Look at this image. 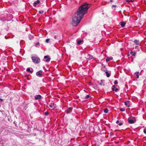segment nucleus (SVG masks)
I'll return each mask as SVG.
<instances>
[{"label": "nucleus", "instance_id": "6", "mask_svg": "<svg viewBox=\"0 0 146 146\" xmlns=\"http://www.w3.org/2000/svg\"><path fill=\"white\" fill-rule=\"evenodd\" d=\"M35 98L36 100H40L41 98V96L40 95H37L35 96Z\"/></svg>", "mask_w": 146, "mask_h": 146}, {"label": "nucleus", "instance_id": "5", "mask_svg": "<svg viewBox=\"0 0 146 146\" xmlns=\"http://www.w3.org/2000/svg\"><path fill=\"white\" fill-rule=\"evenodd\" d=\"M72 110V108H68L67 109L66 111V112L67 113H70Z\"/></svg>", "mask_w": 146, "mask_h": 146}, {"label": "nucleus", "instance_id": "1", "mask_svg": "<svg viewBox=\"0 0 146 146\" xmlns=\"http://www.w3.org/2000/svg\"><path fill=\"white\" fill-rule=\"evenodd\" d=\"M90 5L86 3L82 4L78 8L77 11L72 18V24L76 26L80 22L84 15L87 13Z\"/></svg>", "mask_w": 146, "mask_h": 146}, {"label": "nucleus", "instance_id": "16", "mask_svg": "<svg viewBox=\"0 0 146 146\" xmlns=\"http://www.w3.org/2000/svg\"><path fill=\"white\" fill-rule=\"evenodd\" d=\"M35 46L37 47H39L40 46L39 43V42H37L35 44Z\"/></svg>", "mask_w": 146, "mask_h": 146}, {"label": "nucleus", "instance_id": "2", "mask_svg": "<svg viewBox=\"0 0 146 146\" xmlns=\"http://www.w3.org/2000/svg\"><path fill=\"white\" fill-rule=\"evenodd\" d=\"M31 58L33 62L37 64L40 62V59L36 56H33Z\"/></svg>", "mask_w": 146, "mask_h": 146}, {"label": "nucleus", "instance_id": "7", "mask_svg": "<svg viewBox=\"0 0 146 146\" xmlns=\"http://www.w3.org/2000/svg\"><path fill=\"white\" fill-rule=\"evenodd\" d=\"M44 58L46 59L45 61L47 62H49L50 61V58L48 57V56H45L44 57Z\"/></svg>", "mask_w": 146, "mask_h": 146}, {"label": "nucleus", "instance_id": "40", "mask_svg": "<svg viewBox=\"0 0 146 146\" xmlns=\"http://www.w3.org/2000/svg\"><path fill=\"white\" fill-rule=\"evenodd\" d=\"M54 104L53 103V104H52V105L53 106H54Z\"/></svg>", "mask_w": 146, "mask_h": 146}, {"label": "nucleus", "instance_id": "26", "mask_svg": "<svg viewBox=\"0 0 146 146\" xmlns=\"http://www.w3.org/2000/svg\"><path fill=\"white\" fill-rule=\"evenodd\" d=\"M50 39H47L46 40V43H48L49 42Z\"/></svg>", "mask_w": 146, "mask_h": 146}, {"label": "nucleus", "instance_id": "36", "mask_svg": "<svg viewBox=\"0 0 146 146\" xmlns=\"http://www.w3.org/2000/svg\"><path fill=\"white\" fill-rule=\"evenodd\" d=\"M112 7H116V5H113Z\"/></svg>", "mask_w": 146, "mask_h": 146}, {"label": "nucleus", "instance_id": "33", "mask_svg": "<svg viewBox=\"0 0 146 146\" xmlns=\"http://www.w3.org/2000/svg\"><path fill=\"white\" fill-rule=\"evenodd\" d=\"M49 106L50 108H52L53 107V106L51 104L49 105Z\"/></svg>", "mask_w": 146, "mask_h": 146}, {"label": "nucleus", "instance_id": "3", "mask_svg": "<svg viewBox=\"0 0 146 146\" xmlns=\"http://www.w3.org/2000/svg\"><path fill=\"white\" fill-rule=\"evenodd\" d=\"M128 121L131 124L134 123L136 121L135 119L133 117H130L128 118Z\"/></svg>", "mask_w": 146, "mask_h": 146}, {"label": "nucleus", "instance_id": "30", "mask_svg": "<svg viewBox=\"0 0 146 146\" xmlns=\"http://www.w3.org/2000/svg\"><path fill=\"white\" fill-rule=\"evenodd\" d=\"M123 124V123H119L118 125H119V126H121V125H122Z\"/></svg>", "mask_w": 146, "mask_h": 146}, {"label": "nucleus", "instance_id": "9", "mask_svg": "<svg viewBox=\"0 0 146 146\" xmlns=\"http://www.w3.org/2000/svg\"><path fill=\"white\" fill-rule=\"evenodd\" d=\"M126 24L125 22H121L120 23V25L122 27H124Z\"/></svg>", "mask_w": 146, "mask_h": 146}, {"label": "nucleus", "instance_id": "29", "mask_svg": "<svg viewBox=\"0 0 146 146\" xmlns=\"http://www.w3.org/2000/svg\"><path fill=\"white\" fill-rule=\"evenodd\" d=\"M45 114L46 115H47L48 114V113L47 112H46L45 113Z\"/></svg>", "mask_w": 146, "mask_h": 146}, {"label": "nucleus", "instance_id": "39", "mask_svg": "<svg viewBox=\"0 0 146 146\" xmlns=\"http://www.w3.org/2000/svg\"><path fill=\"white\" fill-rule=\"evenodd\" d=\"M56 108L55 107H54V108L53 109V110L54 109Z\"/></svg>", "mask_w": 146, "mask_h": 146}, {"label": "nucleus", "instance_id": "20", "mask_svg": "<svg viewBox=\"0 0 146 146\" xmlns=\"http://www.w3.org/2000/svg\"><path fill=\"white\" fill-rule=\"evenodd\" d=\"M143 132L145 134H146V127L143 130Z\"/></svg>", "mask_w": 146, "mask_h": 146}, {"label": "nucleus", "instance_id": "12", "mask_svg": "<svg viewBox=\"0 0 146 146\" xmlns=\"http://www.w3.org/2000/svg\"><path fill=\"white\" fill-rule=\"evenodd\" d=\"M105 73L106 74V75L107 77H109L111 75L110 73L108 72L107 71H106L105 72Z\"/></svg>", "mask_w": 146, "mask_h": 146}, {"label": "nucleus", "instance_id": "28", "mask_svg": "<svg viewBox=\"0 0 146 146\" xmlns=\"http://www.w3.org/2000/svg\"><path fill=\"white\" fill-rule=\"evenodd\" d=\"M127 2H133V1L132 0H131L130 1H129L128 0H127Z\"/></svg>", "mask_w": 146, "mask_h": 146}, {"label": "nucleus", "instance_id": "31", "mask_svg": "<svg viewBox=\"0 0 146 146\" xmlns=\"http://www.w3.org/2000/svg\"><path fill=\"white\" fill-rule=\"evenodd\" d=\"M118 90V89L117 88H116L114 90L115 92H117Z\"/></svg>", "mask_w": 146, "mask_h": 146}, {"label": "nucleus", "instance_id": "4", "mask_svg": "<svg viewBox=\"0 0 146 146\" xmlns=\"http://www.w3.org/2000/svg\"><path fill=\"white\" fill-rule=\"evenodd\" d=\"M42 70H39L36 73V75L40 77L42 76Z\"/></svg>", "mask_w": 146, "mask_h": 146}, {"label": "nucleus", "instance_id": "23", "mask_svg": "<svg viewBox=\"0 0 146 146\" xmlns=\"http://www.w3.org/2000/svg\"><path fill=\"white\" fill-rule=\"evenodd\" d=\"M117 83H118V82H117V80H115L114 81V84H117Z\"/></svg>", "mask_w": 146, "mask_h": 146}, {"label": "nucleus", "instance_id": "21", "mask_svg": "<svg viewBox=\"0 0 146 146\" xmlns=\"http://www.w3.org/2000/svg\"><path fill=\"white\" fill-rule=\"evenodd\" d=\"M135 73L137 74H136V76H137V78H139V75H138V74L139 73V72H136Z\"/></svg>", "mask_w": 146, "mask_h": 146}, {"label": "nucleus", "instance_id": "24", "mask_svg": "<svg viewBox=\"0 0 146 146\" xmlns=\"http://www.w3.org/2000/svg\"><path fill=\"white\" fill-rule=\"evenodd\" d=\"M125 110V109L123 108H121L120 109V110L121 111H124Z\"/></svg>", "mask_w": 146, "mask_h": 146}, {"label": "nucleus", "instance_id": "14", "mask_svg": "<svg viewBox=\"0 0 146 146\" xmlns=\"http://www.w3.org/2000/svg\"><path fill=\"white\" fill-rule=\"evenodd\" d=\"M134 43L137 45H139V41L137 40H135L134 41Z\"/></svg>", "mask_w": 146, "mask_h": 146}, {"label": "nucleus", "instance_id": "38", "mask_svg": "<svg viewBox=\"0 0 146 146\" xmlns=\"http://www.w3.org/2000/svg\"><path fill=\"white\" fill-rule=\"evenodd\" d=\"M110 0V2H113V0Z\"/></svg>", "mask_w": 146, "mask_h": 146}, {"label": "nucleus", "instance_id": "35", "mask_svg": "<svg viewBox=\"0 0 146 146\" xmlns=\"http://www.w3.org/2000/svg\"><path fill=\"white\" fill-rule=\"evenodd\" d=\"M119 121H118V120H117V121H116V123H119Z\"/></svg>", "mask_w": 146, "mask_h": 146}, {"label": "nucleus", "instance_id": "18", "mask_svg": "<svg viewBox=\"0 0 146 146\" xmlns=\"http://www.w3.org/2000/svg\"><path fill=\"white\" fill-rule=\"evenodd\" d=\"M135 49L138 50V51H139V47L138 46H136L135 47Z\"/></svg>", "mask_w": 146, "mask_h": 146}, {"label": "nucleus", "instance_id": "22", "mask_svg": "<svg viewBox=\"0 0 146 146\" xmlns=\"http://www.w3.org/2000/svg\"><path fill=\"white\" fill-rule=\"evenodd\" d=\"M115 85H113V87H112V90H113L114 91V90H115Z\"/></svg>", "mask_w": 146, "mask_h": 146}, {"label": "nucleus", "instance_id": "8", "mask_svg": "<svg viewBox=\"0 0 146 146\" xmlns=\"http://www.w3.org/2000/svg\"><path fill=\"white\" fill-rule=\"evenodd\" d=\"M40 3V1L39 0H37L33 4L34 6L36 7V5Z\"/></svg>", "mask_w": 146, "mask_h": 146}, {"label": "nucleus", "instance_id": "27", "mask_svg": "<svg viewBox=\"0 0 146 146\" xmlns=\"http://www.w3.org/2000/svg\"><path fill=\"white\" fill-rule=\"evenodd\" d=\"M89 97H90V96L89 95H87L86 96V97H85V98L86 99H88L89 98Z\"/></svg>", "mask_w": 146, "mask_h": 146}, {"label": "nucleus", "instance_id": "37", "mask_svg": "<svg viewBox=\"0 0 146 146\" xmlns=\"http://www.w3.org/2000/svg\"><path fill=\"white\" fill-rule=\"evenodd\" d=\"M99 84H100V85L101 86V85H102V83L101 82V83H99Z\"/></svg>", "mask_w": 146, "mask_h": 146}, {"label": "nucleus", "instance_id": "15", "mask_svg": "<svg viewBox=\"0 0 146 146\" xmlns=\"http://www.w3.org/2000/svg\"><path fill=\"white\" fill-rule=\"evenodd\" d=\"M130 53L133 56H135L136 54V53L135 52H133L132 51L130 52Z\"/></svg>", "mask_w": 146, "mask_h": 146}, {"label": "nucleus", "instance_id": "25", "mask_svg": "<svg viewBox=\"0 0 146 146\" xmlns=\"http://www.w3.org/2000/svg\"><path fill=\"white\" fill-rule=\"evenodd\" d=\"M38 13H40V14H42V13H43V11H38Z\"/></svg>", "mask_w": 146, "mask_h": 146}, {"label": "nucleus", "instance_id": "17", "mask_svg": "<svg viewBox=\"0 0 146 146\" xmlns=\"http://www.w3.org/2000/svg\"><path fill=\"white\" fill-rule=\"evenodd\" d=\"M108 111V110L107 109H105L104 110V112L106 113H107Z\"/></svg>", "mask_w": 146, "mask_h": 146}, {"label": "nucleus", "instance_id": "32", "mask_svg": "<svg viewBox=\"0 0 146 146\" xmlns=\"http://www.w3.org/2000/svg\"><path fill=\"white\" fill-rule=\"evenodd\" d=\"M110 60H111L113 59V57H109Z\"/></svg>", "mask_w": 146, "mask_h": 146}, {"label": "nucleus", "instance_id": "19", "mask_svg": "<svg viewBox=\"0 0 146 146\" xmlns=\"http://www.w3.org/2000/svg\"><path fill=\"white\" fill-rule=\"evenodd\" d=\"M110 58L109 57H108L106 59V61L107 62H108V61H109L110 60Z\"/></svg>", "mask_w": 146, "mask_h": 146}, {"label": "nucleus", "instance_id": "13", "mask_svg": "<svg viewBox=\"0 0 146 146\" xmlns=\"http://www.w3.org/2000/svg\"><path fill=\"white\" fill-rule=\"evenodd\" d=\"M129 101H127L125 102L124 104L125 105L127 106V107H129V106L128 105L129 104Z\"/></svg>", "mask_w": 146, "mask_h": 146}, {"label": "nucleus", "instance_id": "11", "mask_svg": "<svg viewBox=\"0 0 146 146\" xmlns=\"http://www.w3.org/2000/svg\"><path fill=\"white\" fill-rule=\"evenodd\" d=\"M83 42V40H79L77 41V43L79 45H80L82 44V43Z\"/></svg>", "mask_w": 146, "mask_h": 146}, {"label": "nucleus", "instance_id": "34", "mask_svg": "<svg viewBox=\"0 0 146 146\" xmlns=\"http://www.w3.org/2000/svg\"><path fill=\"white\" fill-rule=\"evenodd\" d=\"M54 38L55 39H57L56 36H55H55H54Z\"/></svg>", "mask_w": 146, "mask_h": 146}, {"label": "nucleus", "instance_id": "10", "mask_svg": "<svg viewBox=\"0 0 146 146\" xmlns=\"http://www.w3.org/2000/svg\"><path fill=\"white\" fill-rule=\"evenodd\" d=\"M27 72H30L31 73H32L33 72V69H31V70H30V69L29 68H27Z\"/></svg>", "mask_w": 146, "mask_h": 146}]
</instances>
